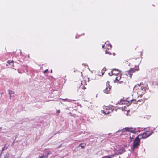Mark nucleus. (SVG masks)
I'll use <instances>...</instances> for the list:
<instances>
[{"label":"nucleus","instance_id":"nucleus-1","mask_svg":"<svg viewBox=\"0 0 158 158\" xmlns=\"http://www.w3.org/2000/svg\"><path fill=\"white\" fill-rule=\"evenodd\" d=\"M153 133V131H152L151 132L148 134L147 133V132H144L143 134L139 135H138L141 139H145L152 135Z\"/></svg>","mask_w":158,"mask_h":158},{"label":"nucleus","instance_id":"nucleus-2","mask_svg":"<svg viewBox=\"0 0 158 158\" xmlns=\"http://www.w3.org/2000/svg\"><path fill=\"white\" fill-rule=\"evenodd\" d=\"M140 139H141L139 137L138 135L135 138L133 141V146H134V148L136 147L137 148L140 145Z\"/></svg>","mask_w":158,"mask_h":158},{"label":"nucleus","instance_id":"nucleus-3","mask_svg":"<svg viewBox=\"0 0 158 158\" xmlns=\"http://www.w3.org/2000/svg\"><path fill=\"white\" fill-rule=\"evenodd\" d=\"M136 128L126 127L125 130L126 131L131 132L132 133L136 134L137 132H140V130H136Z\"/></svg>","mask_w":158,"mask_h":158},{"label":"nucleus","instance_id":"nucleus-4","mask_svg":"<svg viewBox=\"0 0 158 158\" xmlns=\"http://www.w3.org/2000/svg\"><path fill=\"white\" fill-rule=\"evenodd\" d=\"M109 83V81H108L106 82V87L103 90L105 93L108 94L110 91L111 90V86L110 85Z\"/></svg>","mask_w":158,"mask_h":158},{"label":"nucleus","instance_id":"nucleus-5","mask_svg":"<svg viewBox=\"0 0 158 158\" xmlns=\"http://www.w3.org/2000/svg\"><path fill=\"white\" fill-rule=\"evenodd\" d=\"M138 89L140 90L143 91L142 93L144 94L145 92L146 89L144 87H143L142 86H141L139 85L138 84L135 85L134 88L133 90H134L135 89H136V88H138Z\"/></svg>","mask_w":158,"mask_h":158},{"label":"nucleus","instance_id":"nucleus-6","mask_svg":"<svg viewBox=\"0 0 158 158\" xmlns=\"http://www.w3.org/2000/svg\"><path fill=\"white\" fill-rule=\"evenodd\" d=\"M121 71L116 69H113V71H111V73L112 75H117V74H119V72H120Z\"/></svg>","mask_w":158,"mask_h":158},{"label":"nucleus","instance_id":"nucleus-7","mask_svg":"<svg viewBox=\"0 0 158 158\" xmlns=\"http://www.w3.org/2000/svg\"><path fill=\"white\" fill-rule=\"evenodd\" d=\"M135 69L134 68H130L129 71H128V74L130 75V78H131L132 75V73L134 72L135 71Z\"/></svg>","mask_w":158,"mask_h":158},{"label":"nucleus","instance_id":"nucleus-8","mask_svg":"<svg viewBox=\"0 0 158 158\" xmlns=\"http://www.w3.org/2000/svg\"><path fill=\"white\" fill-rule=\"evenodd\" d=\"M4 158H14V157L12 154L7 153L4 155Z\"/></svg>","mask_w":158,"mask_h":158},{"label":"nucleus","instance_id":"nucleus-9","mask_svg":"<svg viewBox=\"0 0 158 158\" xmlns=\"http://www.w3.org/2000/svg\"><path fill=\"white\" fill-rule=\"evenodd\" d=\"M48 158L47 156L46 155L45 152L41 154V155H39L38 156V158Z\"/></svg>","mask_w":158,"mask_h":158},{"label":"nucleus","instance_id":"nucleus-10","mask_svg":"<svg viewBox=\"0 0 158 158\" xmlns=\"http://www.w3.org/2000/svg\"><path fill=\"white\" fill-rule=\"evenodd\" d=\"M115 155V154L112 155H111L105 156H103V157H102V158H112V157H113Z\"/></svg>","mask_w":158,"mask_h":158},{"label":"nucleus","instance_id":"nucleus-11","mask_svg":"<svg viewBox=\"0 0 158 158\" xmlns=\"http://www.w3.org/2000/svg\"><path fill=\"white\" fill-rule=\"evenodd\" d=\"M8 91L9 92V94L10 95V98L11 99V95L12 94H14V92L12 90H8Z\"/></svg>","mask_w":158,"mask_h":158},{"label":"nucleus","instance_id":"nucleus-12","mask_svg":"<svg viewBox=\"0 0 158 158\" xmlns=\"http://www.w3.org/2000/svg\"><path fill=\"white\" fill-rule=\"evenodd\" d=\"M118 77H117L115 78V80L118 81L121 78V74H119L118 75Z\"/></svg>","mask_w":158,"mask_h":158},{"label":"nucleus","instance_id":"nucleus-13","mask_svg":"<svg viewBox=\"0 0 158 158\" xmlns=\"http://www.w3.org/2000/svg\"><path fill=\"white\" fill-rule=\"evenodd\" d=\"M125 150L124 148H122L119 150V153L120 154H122V153H124V152H125Z\"/></svg>","mask_w":158,"mask_h":158},{"label":"nucleus","instance_id":"nucleus-14","mask_svg":"<svg viewBox=\"0 0 158 158\" xmlns=\"http://www.w3.org/2000/svg\"><path fill=\"white\" fill-rule=\"evenodd\" d=\"M8 148V147H5V145H4V146L2 148V151L1 153V154L2 153V152L4 150H6Z\"/></svg>","mask_w":158,"mask_h":158},{"label":"nucleus","instance_id":"nucleus-15","mask_svg":"<svg viewBox=\"0 0 158 158\" xmlns=\"http://www.w3.org/2000/svg\"><path fill=\"white\" fill-rule=\"evenodd\" d=\"M137 148L136 147H134V146H133L131 148V151L133 153L134 152L135 150V149Z\"/></svg>","mask_w":158,"mask_h":158},{"label":"nucleus","instance_id":"nucleus-16","mask_svg":"<svg viewBox=\"0 0 158 158\" xmlns=\"http://www.w3.org/2000/svg\"><path fill=\"white\" fill-rule=\"evenodd\" d=\"M45 152V153L46 155V156H47L48 157V155H49L50 154H52V153L50 151L48 152Z\"/></svg>","mask_w":158,"mask_h":158},{"label":"nucleus","instance_id":"nucleus-17","mask_svg":"<svg viewBox=\"0 0 158 158\" xmlns=\"http://www.w3.org/2000/svg\"><path fill=\"white\" fill-rule=\"evenodd\" d=\"M78 147H81L82 149H84L85 147V145H83V144L81 143L79 145Z\"/></svg>","mask_w":158,"mask_h":158},{"label":"nucleus","instance_id":"nucleus-18","mask_svg":"<svg viewBox=\"0 0 158 158\" xmlns=\"http://www.w3.org/2000/svg\"><path fill=\"white\" fill-rule=\"evenodd\" d=\"M8 62L9 64H13V60L11 61L10 60H8Z\"/></svg>","mask_w":158,"mask_h":158},{"label":"nucleus","instance_id":"nucleus-19","mask_svg":"<svg viewBox=\"0 0 158 158\" xmlns=\"http://www.w3.org/2000/svg\"><path fill=\"white\" fill-rule=\"evenodd\" d=\"M48 71V69H46L45 70V71H43V73H46L47 71Z\"/></svg>","mask_w":158,"mask_h":158},{"label":"nucleus","instance_id":"nucleus-20","mask_svg":"<svg viewBox=\"0 0 158 158\" xmlns=\"http://www.w3.org/2000/svg\"><path fill=\"white\" fill-rule=\"evenodd\" d=\"M105 53L106 54H108L109 55H111V53H110L109 52H106Z\"/></svg>","mask_w":158,"mask_h":158},{"label":"nucleus","instance_id":"nucleus-21","mask_svg":"<svg viewBox=\"0 0 158 158\" xmlns=\"http://www.w3.org/2000/svg\"><path fill=\"white\" fill-rule=\"evenodd\" d=\"M107 45H108V46H110V48H112V45L110 44H107Z\"/></svg>","mask_w":158,"mask_h":158},{"label":"nucleus","instance_id":"nucleus-22","mask_svg":"<svg viewBox=\"0 0 158 158\" xmlns=\"http://www.w3.org/2000/svg\"><path fill=\"white\" fill-rule=\"evenodd\" d=\"M129 139H131V140L130 141H132V139H134V138H133V137H131V136H130L129 137Z\"/></svg>","mask_w":158,"mask_h":158},{"label":"nucleus","instance_id":"nucleus-23","mask_svg":"<svg viewBox=\"0 0 158 158\" xmlns=\"http://www.w3.org/2000/svg\"><path fill=\"white\" fill-rule=\"evenodd\" d=\"M131 102H134V103H135V102L136 101V100H135V99H132V100H131Z\"/></svg>","mask_w":158,"mask_h":158},{"label":"nucleus","instance_id":"nucleus-24","mask_svg":"<svg viewBox=\"0 0 158 158\" xmlns=\"http://www.w3.org/2000/svg\"><path fill=\"white\" fill-rule=\"evenodd\" d=\"M103 112V113L104 114H108V112L107 113H106L104 111V110H102Z\"/></svg>","mask_w":158,"mask_h":158},{"label":"nucleus","instance_id":"nucleus-25","mask_svg":"<svg viewBox=\"0 0 158 158\" xmlns=\"http://www.w3.org/2000/svg\"><path fill=\"white\" fill-rule=\"evenodd\" d=\"M16 139V137L15 138V140H14V141H13V143H12V145H13L14 144L15 142V140Z\"/></svg>","mask_w":158,"mask_h":158},{"label":"nucleus","instance_id":"nucleus-26","mask_svg":"<svg viewBox=\"0 0 158 158\" xmlns=\"http://www.w3.org/2000/svg\"><path fill=\"white\" fill-rule=\"evenodd\" d=\"M60 110H57V112L59 114V113H60Z\"/></svg>","mask_w":158,"mask_h":158},{"label":"nucleus","instance_id":"nucleus-27","mask_svg":"<svg viewBox=\"0 0 158 158\" xmlns=\"http://www.w3.org/2000/svg\"><path fill=\"white\" fill-rule=\"evenodd\" d=\"M86 89V88L85 87L83 86L82 87V89L84 90H85Z\"/></svg>","mask_w":158,"mask_h":158},{"label":"nucleus","instance_id":"nucleus-28","mask_svg":"<svg viewBox=\"0 0 158 158\" xmlns=\"http://www.w3.org/2000/svg\"><path fill=\"white\" fill-rule=\"evenodd\" d=\"M102 70H103L106 71V68H104L102 69Z\"/></svg>","mask_w":158,"mask_h":158},{"label":"nucleus","instance_id":"nucleus-29","mask_svg":"<svg viewBox=\"0 0 158 158\" xmlns=\"http://www.w3.org/2000/svg\"><path fill=\"white\" fill-rule=\"evenodd\" d=\"M121 102L120 101L119 102H118V103H117L116 104H117L118 103H119V104H121Z\"/></svg>","mask_w":158,"mask_h":158},{"label":"nucleus","instance_id":"nucleus-30","mask_svg":"<svg viewBox=\"0 0 158 158\" xmlns=\"http://www.w3.org/2000/svg\"><path fill=\"white\" fill-rule=\"evenodd\" d=\"M104 46H105L104 45H102V48H104Z\"/></svg>","mask_w":158,"mask_h":158},{"label":"nucleus","instance_id":"nucleus-31","mask_svg":"<svg viewBox=\"0 0 158 158\" xmlns=\"http://www.w3.org/2000/svg\"><path fill=\"white\" fill-rule=\"evenodd\" d=\"M122 82H123V81H119V83H122Z\"/></svg>","mask_w":158,"mask_h":158},{"label":"nucleus","instance_id":"nucleus-32","mask_svg":"<svg viewBox=\"0 0 158 158\" xmlns=\"http://www.w3.org/2000/svg\"><path fill=\"white\" fill-rule=\"evenodd\" d=\"M146 132H147V133L148 134V132H149V131H147Z\"/></svg>","mask_w":158,"mask_h":158},{"label":"nucleus","instance_id":"nucleus-33","mask_svg":"<svg viewBox=\"0 0 158 158\" xmlns=\"http://www.w3.org/2000/svg\"><path fill=\"white\" fill-rule=\"evenodd\" d=\"M63 100H64V101H66V100H67V99H63Z\"/></svg>","mask_w":158,"mask_h":158},{"label":"nucleus","instance_id":"nucleus-34","mask_svg":"<svg viewBox=\"0 0 158 158\" xmlns=\"http://www.w3.org/2000/svg\"><path fill=\"white\" fill-rule=\"evenodd\" d=\"M110 73H109V75L110 76H111V75H110Z\"/></svg>","mask_w":158,"mask_h":158},{"label":"nucleus","instance_id":"nucleus-35","mask_svg":"<svg viewBox=\"0 0 158 158\" xmlns=\"http://www.w3.org/2000/svg\"><path fill=\"white\" fill-rule=\"evenodd\" d=\"M52 70H51V73H52Z\"/></svg>","mask_w":158,"mask_h":158},{"label":"nucleus","instance_id":"nucleus-36","mask_svg":"<svg viewBox=\"0 0 158 158\" xmlns=\"http://www.w3.org/2000/svg\"><path fill=\"white\" fill-rule=\"evenodd\" d=\"M61 146V145H60L58 147V148H59V147H60Z\"/></svg>","mask_w":158,"mask_h":158},{"label":"nucleus","instance_id":"nucleus-37","mask_svg":"<svg viewBox=\"0 0 158 158\" xmlns=\"http://www.w3.org/2000/svg\"><path fill=\"white\" fill-rule=\"evenodd\" d=\"M84 35V34L83 33V34H82V35ZM81 35H82L81 34Z\"/></svg>","mask_w":158,"mask_h":158},{"label":"nucleus","instance_id":"nucleus-38","mask_svg":"<svg viewBox=\"0 0 158 158\" xmlns=\"http://www.w3.org/2000/svg\"><path fill=\"white\" fill-rule=\"evenodd\" d=\"M83 83V81L81 82V84H82Z\"/></svg>","mask_w":158,"mask_h":158},{"label":"nucleus","instance_id":"nucleus-39","mask_svg":"<svg viewBox=\"0 0 158 158\" xmlns=\"http://www.w3.org/2000/svg\"><path fill=\"white\" fill-rule=\"evenodd\" d=\"M115 53H113V55H115Z\"/></svg>","mask_w":158,"mask_h":158},{"label":"nucleus","instance_id":"nucleus-40","mask_svg":"<svg viewBox=\"0 0 158 158\" xmlns=\"http://www.w3.org/2000/svg\"><path fill=\"white\" fill-rule=\"evenodd\" d=\"M84 82L85 83H86L85 81H84Z\"/></svg>","mask_w":158,"mask_h":158},{"label":"nucleus","instance_id":"nucleus-41","mask_svg":"<svg viewBox=\"0 0 158 158\" xmlns=\"http://www.w3.org/2000/svg\"><path fill=\"white\" fill-rule=\"evenodd\" d=\"M88 80H89L88 81V82H89V78H88Z\"/></svg>","mask_w":158,"mask_h":158},{"label":"nucleus","instance_id":"nucleus-42","mask_svg":"<svg viewBox=\"0 0 158 158\" xmlns=\"http://www.w3.org/2000/svg\"><path fill=\"white\" fill-rule=\"evenodd\" d=\"M76 37V38H77V36H76V37Z\"/></svg>","mask_w":158,"mask_h":158},{"label":"nucleus","instance_id":"nucleus-43","mask_svg":"<svg viewBox=\"0 0 158 158\" xmlns=\"http://www.w3.org/2000/svg\"><path fill=\"white\" fill-rule=\"evenodd\" d=\"M70 101H72V100H70L69 102H70Z\"/></svg>","mask_w":158,"mask_h":158},{"label":"nucleus","instance_id":"nucleus-44","mask_svg":"<svg viewBox=\"0 0 158 158\" xmlns=\"http://www.w3.org/2000/svg\"><path fill=\"white\" fill-rule=\"evenodd\" d=\"M103 74H104V73H102V75H103Z\"/></svg>","mask_w":158,"mask_h":158},{"label":"nucleus","instance_id":"nucleus-45","mask_svg":"<svg viewBox=\"0 0 158 158\" xmlns=\"http://www.w3.org/2000/svg\"><path fill=\"white\" fill-rule=\"evenodd\" d=\"M2 128V127H0V129H1Z\"/></svg>","mask_w":158,"mask_h":158},{"label":"nucleus","instance_id":"nucleus-46","mask_svg":"<svg viewBox=\"0 0 158 158\" xmlns=\"http://www.w3.org/2000/svg\"><path fill=\"white\" fill-rule=\"evenodd\" d=\"M117 131V132H118V131Z\"/></svg>","mask_w":158,"mask_h":158}]
</instances>
